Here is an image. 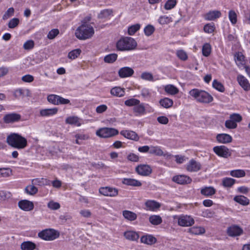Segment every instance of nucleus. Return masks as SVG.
Masks as SVG:
<instances>
[{"mask_svg":"<svg viewBox=\"0 0 250 250\" xmlns=\"http://www.w3.org/2000/svg\"><path fill=\"white\" fill-rule=\"evenodd\" d=\"M217 141L220 143L227 144L232 141V137L228 134H220L216 136Z\"/></svg>","mask_w":250,"mask_h":250,"instance_id":"nucleus-23","label":"nucleus"},{"mask_svg":"<svg viewBox=\"0 0 250 250\" xmlns=\"http://www.w3.org/2000/svg\"><path fill=\"white\" fill-rule=\"evenodd\" d=\"M237 81L241 87L245 91L250 90V83L248 79L242 75H238L237 77Z\"/></svg>","mask_w":250,"mask_h":250,"instance_id":"nucleus-13","label":"nucleus"},{"mask_svg":"<svg viewBox=\"0 0 250 250\" xmlns=\"http://www.w3.org/2000/svg\"><path fill=\"white\" fill-rule=\"evenodd\" d=\"M221 16V13L218 10L210 11L205 16V19L208 21H214Z\"/></svg>","mask_w":250,"mask_h":250,"instance_id":"nucleus-19","label":"nucleus"},{"mask_svg":"<svg viewBox=\"0 0 250 250\" xmlns=\"http://www.w3.org/2000/svg\"><path fill=\"white\" fill-rule=\"evenodd\" d=\"M230 119H231L233 122H234V123H239L242 120V118L241 116L237 113H233L232 114H231L229 117Z\"/></svg>","mask_w":250,"mask_h":250,"instance_id":"nucleus-60","label":"nucleus"},{"mask_svg":"<svg viewBox=\"0 0 250 250\" xmlns=\"http://www.w3.org/2000/svg\"><path fill=\"white\" fill-rule=\"evenodd\" d=\"M140 104V101L134 98L128 99L125 102V104L127 106H135L136 104Z\"/></svg>","mask_w":250,"mask_h":250,"instance_id":"nucleus-49","label":"nucleus"},{"mask_svg":"<svg viewBox=\"0 0 250 250\" xmlns=\"http://www.w3.org/2000/svg\"><path fill=\"white\" fill-rule=\"evenodd\" d=\"M147 210L156 211L161 207V204L155 200H147L145 203Z\"/></svg>","mask_w":250,"mask_h":250,"instance_id":"nucleus-18","label":"nucleus"},{"mask_svg":"<svg viewBox=\"0 0 250 250\" xmlns=\"http://www.w3.org/2000/svg\"><path fill=\"white\" fill-rule=\"evenodd\" d=\"M118 55L115 53H112L106 55L104 58V61L106 63H111L115 62L117 59Z\"/></svg>","mask_w":250,"mask_h":250,"instance_id":"nucleus-37","label":"nucleus"},{"mask_svg":"<svg viewBox=\"0 0 250 250\" xmlns=\"http://www.w3.org/2000/svg\"><path fill=\"white\" fill-rule=\"evenodd\" d=\"M60 236L58 231L52 229H47L42 230L38 233V236L42 240L45 241H52Z\"/></svg>","mask_w":250,"mask_h":250,"instance_id":"nucleus-5","label":"nucleus"},{"mask_svg":"<svg viewBox=\"0 0 250 250\" xmlns=\"http://www.w3.org/2000/svg\"><path fill=\"white\" fill-rule=\"evenodd\" d=\"M141 27V25L139 23H136L132 25L128 28V34L130 35H133L137 31H138Z\"/></svg>","mask_w":250,"mask_h":250,"instance_id":"nucleus-40","label":"nucleus"},{"mask_svg":"<svg viewBox=\"0 0 250 250\" xmlns=\"http://www.w3.org/2000/svg\"><path fill=\"white\" fill-rule=\"evenodd\" d=\"M235 180L231 178H224L222 184L225 187H231L234 183Z\"/></svg>","mask_w":250,"mask_h":250,"instance_id":"nucleus-45","label":"nucleus"},{"mask_svg":"<svg viewBox=\"0 0 250 250\" xmlns=\"http://www.w3.org/2000/svg\"><path fill=\"white\" fill-rule=\"evenodd\" d=\"M47 207L52 210H57L60 208V205L57 202L53 201H50L48 204Z\"/></svg>","mask_w":250,"mask_h":250,"instance_id":"nucleus-63","label":"nucleus"},{"mask_svg":"<svg viewBox=\"0 0 250 250\" xmlns=\"http://www.w3.org/2000/svg\"><path fill=\"white\" fill-rule=\"evenodd\" d=\"M189 94L193 97L198 102L204 104L211 103L213 98L207 92L198 89H192L189 91Z\"/></svg>","mask_w":250,"mask_h":250,"instance_id":"nucleus-3","label":"nucleus"},{"mask_svg":"<svg viewBox=\"0 0 250 250\" xmlns=\"http://www.w3.org/2000/svg\"><path fill=\"white\" fill-rule=\"evenodd\" d=\"M141 78L145 80L153 81V76L150 73L145 72H143L141 76Z\"/></svg>","mask_w":250,"mask_h":250,"instance_id":"nucleus-59","label":"nucleus"},{"mask_svg":"<svg viewBox=\"0 0 250 250\" xmlns=\"http://www.w3.org/2000/svg\"><path fill=\"white\" fill-rule=\"evenodd\" d=\"M112 13V10L110 9H104L101 11L98 15V18L104 19L108 17Z\"/></svg>","mask_w":250,"mask_h":250,"instance_id":"nucleus-50","label":"nucleus"},{"mask_svg":"<svg viewBox=\"0 0 250 250\" xmlns=\"http://www.w3.org/2000/svg\"><path fill=\"white\" fill-rule=\"evenodd\" d=\"M7 143L15 148L22 149L27 146V141L25 138L18 133H13L7 137Z\"/></svg>","mask_w":250,"mask_h":250,"instance_id":"nucleus-1","label":"nucleus"},{"mask_svg":"<svg viewBox=\"0 0 250 250\" xmlns=\"http://www.w3.org/2000/svg\"><path fill=\"white\" fill-rule=\"evenodd\" d=\"M19 207L24 211H30L34 208L33 203L26 200H21L18 203Z\"/></svg>","mask_w":250,"mask_h":250,"instance_id":"nucleus-16","label":"nucleus"},{"mask_svg":"<svg viewBox=\"0 0 250 250\" xmlns=\"http://www.w3.org/2000/svg\"><path fill=\"white\" fill-rule=\"evenodd\" d=\"M21 116L20 114L16 113H12L6 114L3 118V121L6 124L13 123L20 120Z\"/></svg>","mask_w":250,"mask_h":250,"instance_id":"nucleus-12","label":"nucleus"},{"mask_svg":"<svg viewBox=\"0 0 250 250\" xmlns=\"http://www.w3.org/2000/svg\"><path fill=\"white\" fill-rule=\"evenodd\" d=\"M32 184L35 185L42 186L50 185L51 181L45 178H36L32 180Z\"/></svg>","mask_w":250,"mask_h":250,"instance_id":"nucleus-31","label":"nucleus"},{"mask_svg":"<svg viewBox=\"0 0 250 250\" xmlns=\"http://www.w3.org/2000/svg\"><path fill=\"white\" fill-rule=\"evenodd\" d=\"M149 222L154 225H158L162 222L161 217L159 215H151L149 218Z\"/></svg>","mask_w":250,"mask_h":250,"instance_id":"nucleus-38","label":"nucleus"},{"mask_svg":"<svg viewBox=\"0 0 250 250\" xmlns=\"http://www.w3.org/2000/svg\"><path fill=\"white\" fill-rule=\"evenodd\" d=\"M135 170L142 176H148L152 172V169L148 165H140L136 167Z\"/></svg>","mask_w":250,"mask_h":250,"instance_id":"nucleus-11","label":"nucleus"},{"mask_svg":"<svg viewBox=\"0 0 250 250\" xmlns=\"http://www.w3.org/2000/svg\"><path fill=\"white\" fill-rule=\"evenodd\" d=\"M229 18L232 24H235L236 23L237 21V15L234 10H231L229 11Z\"/></svg>","mask_w":250,"mask_h":250,"instance_id":"nucleus-46","label":"nucleus"},{"mask_svg":"<svg viewBox=\"0 0 250 250\" xmlns=\"http://www.w3.org/2000/svg\"><path fill=\"white\" fill-rule=\"evenodd\" d=\"M225 125L228 129H234L237 126V124L233 122L231 119L226 120Z\"/></svg>","mask_w":250,"mask_h":250,"instance_id":"nucleus-55","label":"nucleus"},{"mask_svg":"<svg viewBox=\"0 0 250 250\" xmlns=\"http://www.w3.org/2000/svg\"><path fill=\"white\" fill-rule=\"evenodd\" d=\"M211 47L210 44L206 43L202 47V54L205 57H208L211 53Z\"/></svg>","mask_w":250,"mask_h":250,"instance_id":"nucleus-39","label":"nucleus"},{"mask_svg":"<svg viewBox=\"0 0 250 250\" xmlns=\"http://www.w3.org/2000/svg\"><path fill=\"white\" fill-rule=\"evenodd\" d=\"M234 200L237 203H238L243 206H246L249 204V199L243 195H238L235 196Z\"/></svg>","mask_w":250,"mask_h":250,"instance_id":"nucleus-32","label":"nucleus"},{"mask_svg":"<svg viewBox=\"0 0 250 250\" xmlns=\"http://www.w3.org/2000/svg\"><path fill=\"white\" fill-rule=\"evenodd\" d=\"M118 133L119 131L117 129L109 127L101 128L96 132V135L103 138H110L118 135Z\"/></svg>","mask_w":250,"mask_h":250,"instance_id":"nucleus-6","label":"nucleus"},{"mask_svg":"<svg viewBox=\"0 0 250 250\" xmlns=\"http://www.w3.org/2000/svg\"><path fill=\"white\" fill-rule=\"evenodd\" d=\"M133 112L135 113L136 116H140L144 115L146 113V109L144 104L143 103L138 104L133 107Z\"/></svg>","mask_w":250,"mask_h":250,"instance_id":"nucleus-27","label":"nucleus"},{"mask_svg":"<svg viewBox=\"0 0 250 250\" xmlns=\"http://www.w3.org/2000/svg\"><path fill=\"white\" fill-rule=\"evenodd\" d=\"M110 93L114 96L121 97L125 95V90L124 88L116 86L111 89Z\"/></svg>","mask_w":250,"mask_h":250,"instance_id":"nucleus-29","label":"nucleus"},{"mask_svg":"<svg viewBox=\"0 0 250 250\" xmlns=\"http://www.w3.org/2000/svg\"><path fill=\"white\" fill-rule=\"evenodd\" d=\"M19 20L18 18H14L10 20L8 24V27L10 28H14L18 25Z\"/></svg>","mask_w":250,"mask_h":250,"instance_id":"nucleus-56","label":"nucleus"},{"mask_svg":"<svg viewBox=\"0 0 250 250\" xmlns=\"http://www.w3.org/2000/svg\"><path fill=\"white\" fill-rule=\"evenodd\" d=\"M149 153L151 154H155L157 156H170V154H168L167 153L165 154L163 150L161 149L160 147L158 146H151L150 147Z\"/></svg>","mask_w":250,"mask_h":250,"instance_id":"nucleus-26","label":"nucleus"},{"mask_svg":"<svg viewBox=\"0 0 250 250\" xmlns=\"http://www.w3.org/2000/svg\"><path fill=\"white\" fill-rule=\"evenodd\" d=\"M125 237L128 240L135 241H137L139 238L138 233L135 231L128 230L124 233Z\"/></svg>","mask_w":250,"mask_h":250,"instance_id":"nucleus-21","label":"nucleus"},{"mask_svg":"<svg viewBox=\"0 0 250 250\" xmlns=\"http://www.w3.org/2000/svg\"><path fill=\"white\" fill-rule=\"evenodd\" d=\"M176 4V0H168L165 4V8L167 10L173 8Z\"/></svg>","mask_w":250,"mask_h":250,"instance_id":"nucleus-62","label":"nucleus"},{"mask_svg":"<svg viewBox=\"0 0 250 250\" xmlns=\"http://www.w3.org/2000/svg\"><path fill=\"white\" fill-rule=\"evenodd\" d=\"M172 181L178 184L184 185L190 183L192 180L188 176L180 175L174 176L172 178Z\"/></svg>","mask_w":250,"mask_h":250,"instance_id":"nucleus-14","label":"nucleus"},{"mask_svg":"<svg viewBox=\"0 0 250 250\" xmlns=\"http://www.w3.org/2000/svg\"><path fill=\"white\" fill-rule=\"evenodd\" d=\"M99 192L101 194L106 196L115 197L118 194L117 188L110 187L101 188Z\"/></svg>","mask_w":250,"mask_h":250,"instance_id":"nucleus-8","label":"nucleus"},{"mask_svg":"<svg viewBox=\"0 0 250 250\" xmlns=\"http://www.w3.org/2000/svg\"><path fill=\"white\" fill-rule=\"evenodd\" d=\"M201 168V164L194 159L190 160L187 166V169L190 172L198 171Z\"/></svg>","mask_w":250,"mask_h":250,"instance_id":"nucleus-15","label":"nucleus"},{"mask_svg":"<svg viewBox=\"0 0 250 250\" xmlns=\"http://www.w3.org/2000/svg\"><path fill=\"white\" fill-rule=\"evenodd\" d=\"M120 134L127 139L137 141L139 139L138 135L134 131L130 130H122Z\"/></svg>","mask_w":250,"mask_h":250,"instance_id":"nucleus-20","label":"nucleus"},{"mask_svg":"<svg viewBox=\"0 0 250 250\" xmlns=\"http://www.w3.org/2000/svg\"><path fill=\"white\" fill-rule=\"evenodd\" d=\"M177 56L182 61H186L188 59V55L183 50H178L176 52Z\"/></svg>","mask_w":250,"mask_h":250,"instance_id":"nucleus-54","label":"nucleus"},{"mask_svg":"<svg viewBox=\"0 0 250 250\" xmlns=\"http://www.w3.org/2000/svg\"><path fill=\"white\" fill-rule=\"evenodd\" d=\"M34 42L32 40H28L24 42L23 47L25 50H31L34 46Z\"/></svg>","mask_w":250,"mask_h":250,"instance_id":"nucleus-61","label":"nucleus"},{"mask_svg":"<svg viewBox=\"0 0 250 250\" xmlns=\"http://www.w3.org/2000/svg\"><path fill=\"white\" fill-rule=\"evenodd\" d=\"M188 232L194 235H200L205 232V229L201 227H193L188 229Z\"/></svg>","mask_w":250,"mask_h":250,"instance_id":"nucleus-34","label":"nucleus"},{"mask_svg":"<svg viewBox=\"0 0 250 250\" xmlns=\"http://www.w3.org/2000/svg\"><path fill=\"white\" fill-rule=\"evenodd\" d=\"M227 232L229 236L235 237L241 235L243 232V230L239 226L233 225L228 228Z\"/></svg>","mask_w":250,"mask_h":250,"instance_id":"nucleus-9","label":"nucleus"},{"mask_svg":"<svg viewBox=\"0 0 250 250\" xmlns=\"http://www.w3.org/2000/svg\"><path fill=\"white\" fill-rule=\"evenodd\" d=\"M212 86L218 91L223 92L225 91L224 85L216 80H214L212 82Z\"/></svg>","mask_w":250,"mask_h":250,"instance_id":"nucleus-44","label":"nucleus"},{"mask_svg":"<svg viewBox=\"0 0 250 250\" xmlns=\"http://www.w3.org/2000/svg\"><path fill=\"white\" fill-rule=\"evenodd\" d=\"M216 189L212 187H205L201 189V193L205 196H210L214 195Z\"/></svg>","mask_w":250,"mask_h":250,"instance_id":"nucleus-28","label":"nucleus"},{"mask_svg":"<svg viewBox=\"0 0 250 250\" xmlns=\"http://www.w3.org/2000/svg\"><path fill=\"white\" fill-rule=\"evenodd\" d=\"M122 183L127 186L133 187H140L142 186L141 182L131 178H124L122 180Z\"/></svg>","mask_w":250,"mask_h":250,"instance_id":"nucleus-25","label":"nucleus"},{"mask_svg":"<svg viewBox=\"0 0 250 250\" xmlns=\"http://www.w3.org/2000/svg\"><path fill=\"white\" fill-rule=\"evenodd\" d=\"M26 192L30 195H34L38 192V188L33 185H29L25 189Z\"/></svg>","mask_w":250,"mask_h":250,"instance_id":"nucleus-52","label":"nucleus"},{"mask_svg":"<svg viewBox=\"0 0 250 250\" xmlns=\"http://www.w3.org/2000/svg\"><path fill=\"white\" fill-rule=\"evenodd\" d=\"M65 122L70 125H75L79 126V119L77 117H69L66 119Z\"/></svg>","mask_w":250,"mask_h":250,"instance_id":"nucleus-48","label":"nucleus"},{"mask_svg":"<svg viewBox=\"0 0 250 250\" xmlns=\"http://www.w3.org/2000/svg\"><path fill=\"white\" fill-rule=\"evenodd\" d=\"M246 173L243 170L237 169L230 171V175L235 177H243L245 176Z\"/></svg>","mask_w":250,"mask_h":250,"instance_id":"nucleus-43","label":"nucleus"},{"mask_svg":"<svg viewBox=\"0 0 250 250\" xmlns=\"http://www.w3.org/2000/svg\"><path fill=\"white\" fill-rule=\"evenodd\" d=\"M213 150L218 156L222 157L228 158L230 155L229 149L224 146H215Z\"/></svg>","mask_w":250,"mask_h":250,"instance_id":"nucleus-10","label":"nucleus"},{"mask_svg":"<svg viewBox=\"0 0 250 250\" xmlns=\"http://www.w3.org/2000/svg\"><path fill=\"white\" fill-rule=\"evenodd\" d=\"M215 29V27L213 25L210 23L206 24L204 27V30L205 32L208 33H212Z\"/></svg>","mask_w":250,"mask_h":250,"instance_id":"nucleus-64","label":"nucleus"},{"mask_svg":"<svg viewBox=\"0 0 250 250\" xmlns=\"http://www.w3.org/2000/svg\"><path fill=\"white\" fill-rule=\"evenodd\" d=\"M140 241L141 243L151 245L155 243L157 241V239L152 235H146L142 236Z\"/></svg>","mask_w":250,"mask_h":250,"instance_id":"nucleus-24","label":"nucleus"},{"mask_svg":"<svg viewBox=\"0 0 250 250\" xmlns=\"http://www.w3.org/2000/svg\"><path fill=\"white\" fill-rule=\"evenodd\" d=\"M36 247V244L31 241H24L21 245V250H34Z\"/></svg>","mask_w":250,"mask_h":250,"instance_id":"nucleus-30","label":"nucleus"},{"mask_svg":"<svg viewBox=\"0 0 250 250\" xmlns=\"http://www.w3.org/2000/svg\"><path fill=\"white\" fill-rule=\"evenodd\" d=\"M48 101L55 105H58V95L50 94L47 96Z\"/></svg>","mask_w":250,"mask_h":250,"instance_id":"nucleus-53","label":"nucleus"},{"mask_svg":"<svg viewBox=\"0 0 250 250\" xmlns=\"http://www.w3.org/2000/svg\"><path fill=\"white\" fill-rule=\"evenodd\" d=\"M154 31V27L151 24H148L147 26H146L144 30L145 34L146 36H150V35H151L153 33Z\"/></svg>","mask_w":250,"mask_h":250,"instance_id":"nucleus-51","label":"nucleus"},{"mask_svg":"<svg viewBox=\"0 0 250 250\" xmlns=\"http://www.w3.org/2000/svg\"><path fill=\"white\" fill-rule=\"evenodd\" d=\"M81 53V50L76 49L70 51L68 54V58L71 60H74L78 57Z\"/></svg>","mask_w":250,"mask_h":250,"instance_id":"nucleus-42","label":"nucleus"},{"mask_svg":"<svg viewBox=\"0 0 250 250\" xmlns=\"http://www.w3.org/2000/svg\"><path fill=\"white\" fill-rule=\"evenodd\" d=\"M59 30L58 29H52L49 32L47 38L50 40H53L59 34Z\"/></svg>","mask_w":250,"mask_h":250,"instance_id":"nucleus-57","label":"nucleus"},{"mask_svg":"<svg viewBox=\"0 0 250 250\" xmlns=\"http://www.w3.org/2000/svg\"><path fill=\"white\" fill-rule=\"evenodd\" d=\"M94 34L93 27L86 22L83 23L76 30L75 35L80 40H86L92 37Z\"/></svg>","mask_w":250,"mask_h":250,"instance_id":"nucleus-2","label":"nucleus"},{"mask_svg":"<svg viewBox=\"0 0 250 250\" xmlns=\"http://www.w3.org/2000/svg\"><path fill=\"white\" fill-rule=\"evenodd\" d=\"M194 223V220L190 216L180 215L178 218V224L182 227H189Z\"/></svg>","mask_w":250,"mask_h":250,"instance_id":"nucleus-7","label":"nucleus"},{"mask_svg":"<svg viewBox=\"0 0 250 250\" xmlns=\"http://www.w3.org/2000/svg\"><path fill=\"white\" fill-rule=\"evenodd\" d=\"M14 13V9L13 7H11L8 9L6 12L4 13L2 17L3 20L8 19L10 17L12 16Z\"/></svg>","mask_w":250,"mask_h":250,"instance_id":"nucleus-58","label":"nucleus"},{"mask_svg":"<svg viewBox=\"0 0 250 250\" xmlns=\"http://www.w3.org/2000/svg\"><path fill=\"white\" fill-rule=\"evenodd\" d=\"M160 105L166 108L171 107L173 104L172 100L168 98H165L161 99L159 101Z\"/></svg>","mask_w":250,"mask_h":250,"instance_id":"nucleus-33","label":"nucleus"},{"mask_svg":"<svg viewBox=\"0 0 250 250\" xmlns=\"http://www.w3.org/2000/svg\"><path fill=\"white\" fill-rule=\"evenodd\" d=\"M137 42L131 37H124L120 39L116 43V47L119 51H129L136 48Z\"/></svg>","mask_w":250,"mask_h":250,"instance_id":"nucleus-4","label":"nucleus"},{"mask_svg":"<svg viewBox=\"0 0 250 250\" xmlns=\"http://www.w3.org/2000/svg\"><path fill=\"white\" fill-rule=\"evenodd\" d=\"M12 174L10 168H0V177H7Z\"/></svg>","mask_w":250,"mask_h":250,"instance_id":"nucleus-41","label":"nucleus"},{"mask_svg":"<svg viewBox=\"0 0 250 250\" xmlns=\"http://www.w3.org/2000/svg\"><path fill=\"white\" fill-rule=\"evenodd\" d=\"M123 215L125 219L129 221H134L137 218L136 214L129 210H125L123 211Z\"/></svg>","mask_w":250,"mask_h":250,"instance_id":"nucleus-36","label":"nucleus"},{"mask_svg":"<svg viewBox=\"0 0 250 250\" xmlns=\"http://www.w3.org/2000/svg\"><path fill=\"white\" fill-rule=\"evenodd\" d=\"M134 72L132 68L129 67H124L119 70L118 74L120 78H124L131 76Z\"/></svg>","mask_w":250,"mask_h":250,"instance_id":"nucleus-17","label":"nucleus"},{"mask_svg":"<svg viewBox=\"0 0 250 250\" xmlns=\"http://www.w3.org/2000/svg\"><path fill=\"white\" fill-rule=\"evenodd\" d=\"M58 111L57 107L52 108H46L42 109L40 111V116L42 117H48L56 114Z\"/></svg>","mask_w":250,"mask_h":250,"instance_id":"nucleus-22","label":"nucleus"},{"mask_svg":"<svg viewBox=\"0 0 250 250\" xmlns=\"http://www.w3.org/2000/svg\"><path fill=\"white\" fill-rule=\"evenodd\" d=\"M158 22L162 25L168 24L172 21L171 18L167 16H162L158 19Z\"/></svg>","mask_w":250,"mask_h":250,"instance_id":"nucleus-47","label":"nucleus"},{"mask_svg":"<svg viewBox=\"0 0 250 250\" xmlns=\"http://www.w3.org/2000/svg\"><path fill=\"white\" fill-rule=\"evenodd\" d=\"M165 91L170 95H175L179 92L178 89L172 84H167L165 87Z\"/></svg>","mask_w":250,"mask_h":250,"instance_id":"nucleus-35","label":"nucleus"}]
</instances>
